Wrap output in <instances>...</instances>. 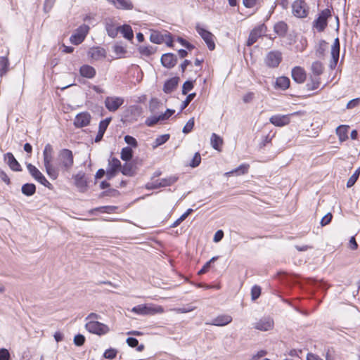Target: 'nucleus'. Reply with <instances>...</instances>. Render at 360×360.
Returning a JSON list of instances; mask_svg holds the SVG:
<instances>
[{"label":"nucleus","mask_w":360,"mask_h":360,"mask_svg":"<svg viewBox=\"0 0 360 360\" xmlns=\"http://www.w3.org/2000/svg\"><path fill=\"white\" fill-rule=\"evenodd\" d=\"M88 56L94 60H98L101 58L106 57L105 49L100 47H92L88 51Z\"/></svg>","instance_id":"obj_27"},{"label":"nucleus","mask_w":360,"mask_h":360,"mask_svg":"<svg viewBox=\"0 0 360 360\" xmlns=\"http://www.w3.org/2000/svg\"><path fill=\"white\" fill-rule=\"evenodd\" d=\"M112 120L111 117H106L104 120H102L99 122L98 125V131L95 137L94 141L96 143H99L103 140V136Z\"/></svg>","instance_id":"obj_22"},{"label":"nucleus","mask_w":360,"mask_h":360,"mask_svg":"<svg viewBox=\"0 0 360 360\" xmlns=\"http://www.w3.org/2000/svg\"><path fill=\"white\" fill-rule=\"evenodd\" d=\"M359 176H360V167L357 169H356L354 173L348 179V181L347 182V188L352 187L357 181Z\"/></svg>","instance_id":"obj_52"},{"label":"nucleus","mask_w":360,"mask_h":360,"mask_svg":"<svg viewBox=\"0 0 360 360\" xmlns=\"http://www.w3.org/2000/svg\"><path fill=\"white\" fill-rule=\"evenodd\" d=\"M75 181V185L81 193H85L89 188V182L86 177V174L83 172H79L77 174L72 176Z\"/></svg>","instance_id":"obj_13"},{"label":"nucleus","mask_w":360,"mask_h":360,"mask_svg":"<svg viewBox=\"0 0 360 360\" xmlns=\"http://www.w3.org/2000/svg\"><path fill=\"white\" fill-rule=\"evenodd\" d=\"M327 45L328 43L325 40H320L319 46L316 50V55L317 57L323 58L325 56Z\"/></svg>","instance_id":"obj_49"},{"label":"nucleus","mask_w":360,"mask_h":360,"mask_svg":"<svg viewBox=\"0 0 360 360\" xmlns=\"http://www.w3.org/2000/svg\"><path fill=\"white\" fill-rule=\"evenodd\" d=\"M195 79H187L182 85L181 93L183 95H187L194 88Z\"/></svg>","instance_id":"obj_47"},{"label":"nucleus","mask_w":360,"mask_h":360,"mask_svg":"<svg viewBox=\"0 0 360 360\" xmlns=\"http://www.w3.org/2000/svg\"><path fill=\"white\" fill-rule=\"evenodd\" d=\"M124 102V98L121 97L108 96L105 100V105L110 112H115L122 105Z\"/></svg>","instance_id":"obj_16"},{"label":"nucleus","mask_w":360,"mask_h":360,"mask_svg":"<svg viewBox=\"0 0 360 360\" xmlns=\"http://www.w3.org/2000/svg\"><path fill=\"white\" fill-rule=\"evenodd\" d=\"M120 195V193L118 190L115 188H109L108 190L102 191L98 195V198H103L105 196H110V197H118Z\"/></svg>","instance_id":"obj_50"},{"label":"nucleus","mask_w":360,"mask_h":360,"mask_svg":"<svg viewBox=\"0 0 360 360\" xmlns=\"http://www.w3.org/2000/svg\"><path fill=\"white\" fill-rule=\"evenodd\" d=\"M37 187L33 183H25L21 187L22 193L27 196L30 197L36 193Z\"/></svg>","instance_id":"obj_33"},{"label":"nucleus","mask_w":360,"mask_h":360,"mask_svg":"<svg viewBox=\"0 0 360 360\" xmlns=\"http://www.w3.org/2000/svg\"><path fill=\"white\" fill-rule=\"evenodd\" d=\"M177 56L173 53H166L162 55L160 58L161 65L167 68H173L177 63Z\"/></svg>","instance_id":"obj_17"},{"label":"nucleus","mask_w":360,"mask_h":360,"mask_svg":"<svg viewBox=\"0 0 360 360\" xmlns=\"http://www.w3.org/2000/svg\"><path fill=\"white\" fill-rule=\"evenodd\" d=\"M269 122L276 127H282L290 123V115H275L269 118Z\"/></svg>","instance_id":"obj_19"},{"label":"nucleus","mask_w":360,"mask_h":360,"mask_svg":"<svg viewBox=\"0 0 360 360\" xmlns=\"http://www.w3.org/2000/svg\"><path fill=\"white\" fill-rule=\"evenodd\" d=\"M108 167L120 172L122 163L117 158L113 157L108 160Z\"/></svg>","instance_id":"obj_51"},{"label":"nucleus","mask_w":360,"mask_h":360,"mask_svg":"<svg viewBox=\"0 0 360 360\" xmlns=\"http://www.w3.org/2000/svg\"><path fill=\"white\" fill-rule=\"evenodd\" d=\"M282 59L281 52L279 51H271L266 54L264 58V63L267 67L270 68H276L278 67Z\"/></svg>","instance_id":"obj_11"},{"label":"nucleus","mask_w":360,"mask_h":360,"mask_svg":"<svg viewBox=\"0 0 360 360\" xmlns=\"http://www.w3.org/2000/svg\"><path fill=\"white\" fill-rule=\"evenodd\" d=\"M340 44L338 37H336L331 47V56L340 57Z\"/></svg>","instance_id":"obj_55"},{"label":"nucleus","mask_w":360,"mask_h":360,"mask_svg":"<svg viewBox=\"0 0 360 360\" xmlns=\"http://www.w3.org/2000/svg\"><path fill=\"white\" fill-rule=\"evenodd\" d=\"M291 77L295 82L302 84L307 79V73L303 68L295 66L292 69Z\"/></svg>","instance_id":"obj_18"},{"label":"nucleus","mask_w":360,"mask_h":360,"mask_svg":"<svg viewBox=\"0 0 360 360\" xmlns=\"http://www.w3.org/2000/svg\"><path fill=\"white\" fill-rule=\"evenodd\" d=\"M116 8L122 10H132L134 5L131 0H106Z\"/></svg>","instance_id":"obj_26"},{"label":"nucleus","mask_w":360,"mask_h":360,"mask_svg":"<svg viewBox=\"0 0 360 360\" xmlns=\"http://www.w3.org/2000/svg\"><path fill=\"white\" fill-rule=\"evenodd\" d=\"M169 138L170 135L169 134H165L158 136L152 145L153 148H156L163 145L169 139Z\"/></svg>","instance_id":"obj_46"},{"label":"nucleus","mask_w":360,"mask_h":360,"mask_svg":"<svg viewBox=\"0 0 360 360\" xmlns=\"http://www.w3.org/2000/svg\"><path fill=\"white\" fill-rule=\"evenodd\" d=\"M117 206H112V205H106V206H101L96 208L92 209L90 211L91 214H94L95 212H101V213H115L117 210H118Z\"/></svg>","instance_id":"obj_34"},{"label":"nucleus","mask_w":360,"mask_h":360,"mask_svg":"<svg viewBox=\"0 0 360 360\" xmlns=\"http://www.w3.org/2000/svg\"><path fill=\"white\" fill-rule=\"evenodd\" d=\"M176 40L182 46L186 48V49H187L189 51H191L192 50H193L195 48V46L193 44H191V42H189L188 41H187L186 39H185L184 38H183L181 37H177Z\"/></svg>","instance_id":"obj_54"},{"label":"nucleus","mask_w":360,"mask_h":360,"mask_svg":"<svg viewBox=\"0 0 360 360\" xmlns=\"http://www.w3.org/2000/svg\"><path fill=\"white\" fill-rule=\"evenodd\" d=\"M292 8L293 15L300 18H306L309 13V7L304 0H295Z\"/></svg>","instance_id":"obj_10"},{"label":"nucleus","mask_w":360,"mask_h":360,"mask_svg":"<svg viewBox=\"0 0 360 360\" xmlns=\"http://www.w3.org/2000/svg\"><path fill=\"white\" fill-rule=\"evenodd\" d=\"M9 65V60L7 57H0V77H3L7 73Z\"/></svg>","instance_id":"obj_45"},{"label":"nucleus","mask_w":360,"mask_h":360,"mask_svg":"<svg viewBox=\"0 0 360 360\" xmlns=\"http://www.w3.org/2000/svg\"><path fill=\"white\" fill-rule=\"evenodd\" d=\"M105 30L109 37L115 38L119 32V26L115 27L112 22L105 23Z\"/></svg>","instance_id":"obj_43"},{"label":"nucleus","mask_w":360,"mask_h":360,"mask_svg":"<svg viewBox=\"0 0 360 360\" xmlns=\"http://www.w3.org/2000/svg\"><path fill=\"white\" fill-rule=\"evenodd\" d=\"M81 77L87 79H93L96 75V69L87 64L82 65L79 70Z\"/></svg>","instance_id":"obj_25"},{"label":"nucleus","mask_w":360,"mask_h":360,"mask_svg":"<svg viewBox=\"0 0 360 360\" xmlns=\"http://www.w3.org/2000/svg\"><path fill=\"white\" fill-rule=\"evenodd\" d=\"M56 165L62 172H70L74 165L72 151L68 148L61 149L58 154Z\"/></svg>","instance_id":"obj_1"},{"label":"nucleus","mask_w":360,"mask_h":360,"mask_svg":"<svg viewBox=\"0 0 360 360\" xmlns=\"http://www.w3.org/2000/svg\"><path fill=\"white\" fill-rule=\"evenodd\" d=\"M274 327V321L270 317L261 319L258 322L255 323L254 328L262 331H268Z\"/></svg>","instance_id":"obj_23"},{"label":"nucleus","mask_w":360,"mask_h":360,"mask_svg":"<svg viewBox=\"0 0 360 360\" xmlns=\"http://www.w3.org/2000/svg\"><path fill=\"white\" fill-rule=\"evenodd\" d=\"M0 360H11L10 352L7 349H0Z\"/></svg>","instance_id":"obj_64"},{"label":"nucleus","mask_w":360,"mask_h":360,"mask_svg":"<svg viewBox=\"0 0 360 360\" xmlns=\"http://www.w3.org/2000/svg\"><path fill=\"white\" fill-rule=\"evenodd\" d=\"M119 32L122 33L124 38L129 41L134 39V32L131 27L128 24H124L119 26Z\"/></svg>","instance_id":"obj_31"},{"label":"nucleus","mask_w":360,"mask_h":360,"mask_svg":"<svg viewBox=\"0 0 360 360\" xmlns=\"http://www.w3.org/2000/svg\"><path fill=\"white\" fill-rule=\"evenodd\" d=\"M138 158H135L131 160V161L125 162V163L122 165V168L120 172L127 176H134L137 173L138 169Z\"/></svg>","instance_id":"obj_14"},{"label":"nucleus","mask_w":360,"mask_h":360,"mask_svg":"<svg viewBox=\"0 0 360 360\" xmlns=\"http://www.w3.org/2000/svg\"><path fill=\"white\" fill-rule=\"evenodd\" d=\"M348 125H340L336 128V134L338 135L340 142H343L348 139Z\"/></svg>","instance_id":"obj_35"},{"label":"nucleus","mask_w":360,"mask_h":360,"mask_svg":"<svg viewBox=\"0 0 360 360\" xmlns=\"http://www.w3.org/2000/svg\"><path fill=\"white\" fill-rule=\"evenodd\" d=\"M134 150L129 146H126L122 148L120 153V158L125 162L131 161L133 160Z\"/></svg>","instance_id":"obj_39"},{"label":"nucleus","mask_w":360,"mask_h":360,"mask_svg":"<svg viewBox=\"0 0 360 360\" xmlns=\"http://www.w3.org/2000/svg\"><path fill=\"white\" fill-rule=\"evenodd\" d=\"M44 167L46 174L51 179L55 180L58 177L59 171L60 170V168H58V166L57 165L56 166H54L53 164L44 165Z\"/></svg>","instance_id":"obj_36"},{"label":"nucleus","mask_w":360,"mask_h":360,"mask_svg":"<svg viewBox=\"0 0 360 360\" xmlns=\"http://www.w3.org/2000/svg\"><path fill=\"white\" fill-rule=\"evenodd\" d=\"M179 82L180 78L178 76H174L167 79L163 85V91L167 94H172L177 89Z\"/></svg>","instance_id":"obj_21"},{"label":"nucleus","mask_w":360,"mask_h":360,"mask_svg":"<svg viewBox=\"0 0 360 360\" xmlns=\"http://www.w3.org/2000/svg\"><path fill=\"white\" fill-rule=\"evenodd\" d=\"M311 70L316 77H319L323 72V66L321 62L315 61L311 65Z\"/></svg>","instance_id":"obj_48"},{"label":"nucleus","mask_w":360,"mask_h":360,"mask_svg":"<svg viewBox=\"0 0 360 360\" xmlns=\"http://www.w3.org/2000/svg\"><path fill=\"white\" fill-rule=\"evenodd\" d=\"M26 167L30 174L35 181L46 187L49 190H53V186L46 179L45 176L39 171L38 168H37L31 163H26Z\"/></svg>","instance_id":"obj_3"},{"label":"nucleus","mask_w":360,"mask_h":360,"mask_svg":"<svg viewBox=\"0 0 360 360\" xmlns=\"http://www.w3.org/2000/svg\"><path fill=\"white\" fill-rule=\"evenodd\" d=\"M333 12V8L332 6L330 8H327L321 11L317 18L313 21V29H316L319 32H323L328 27V20L332 17Z\"/></svg>","instance_id":"obj_2"},{"label":"nucleus","mask_w":360,"mask_h":360,"mask_svg":"<svg viewBox=\"0 0 360 360\" xmlns=\"http://www.w3.org/2000/svg\"><path fill=\"white\" fill-rule=\"evenodd\" d=\"M167 120V116L162 113L159 115H153L148 117L145 121V124L148 127H154L156 124Z\"/></svg>","instance_id":"obj_32"},{"label":"nucleus","mask_w":360,"mask_h":360,"mask_svg":"<svg viewBox=\"0 0 360 360\" xmlns=\"http://www.w3.org/2000/svg\"><path fill=\"white\" fill-rule=\"evenodd\" d=\"M85 328L92 334L99 336L108 333L110 330L109 327L98 321H89L85 324Z\"/></svg>","instance_id":"obj_6"},{"label":"nucleus","mask_w":360,"mask_h":360,"mask_svg":"<svg viewBox=\"0 0 360 360\" xmlns=\"http://www.w3.org/2000/svg\"><path fill=\"white\" fill-rule=\"evenodd\" d=\"M210 143L214 149L221 150L223 144V139L219 135L212 133L210 138Z\"/></svg>","instance_id":"obj_40"},{"label":"nucleus","mask_w":360,"mask_h":360,"mask_svg":"<svg viewBox=\"0 0 360 360\" xmlns=\"http://www.w3.org/2000/svg\"><path fill=\"white\" fill-rule=\"evenodd\" d=\"M4 160L11 170L14 172H21L22 170L21 165L12 153L8 152L4 154Z\"/></svg>","instance_id":"obj_20"},{"label":"nucleus","mask_w":360,"mask_h":360,"mask_svg":"<svg viewBox=\"0 0 360 360\" xmlns=\"http://www.w3.org/2000/svg\"><path fill=\"white\" fill-rule=\"evenodd\" d=\"M231 321L232 317L230 315L221 314L217 316L216 318L213 319L210 323H207V324L216 326H225L230 323Z\"/></svg>","instance_id":"obj_24"},{"label":"nucleus","mask_w":360,"mask_h":360,"mask_svg":"<svg viewBox=\"0 0 360 360\" xmlns=\"http://www.w3.org/2000/svg\"><path fill=\"white\" fill-rule=\"evenodd\" d=\"M174 38L172 34L169 32H166V34H165V41L167 46L173 49L174 46Z\"/></svg>","instance_id":"obj_62"},{"label":"nucleus","mask_w":360,"mask_h":360,"mask_svg":"<svg viewBox=\"0 0 360 360\" xmlns=\"http://www.w3.org/2000/svg\"><path fill=\"white\" fill-rule=\"evenodd\" d=\"M261 292H262L261 287L259 285H254L251 289L252 300L255 301L256 300H257L260 297Z\"/></svg>","instance_id":"obj_60"},{"label":"nucleus","mask_w":360,"mask_h":360,"mask_svg":"<svg viewBox=\"0 0 360 360\" xmlns=\"http://www.w3.org/2000/svg\"><path fill=\"white\" fill-rule=\"evenodd\" d=\"M117 353V349L110 347L104 352L103 357L106 359L112 360L116 358Z\"/></svg>","instance_id":"obj_53"},{"label":"nucleus","mask_w":360,"mask_h":360,"mask_svg":"<svg viewBox=\"0 0 360 360\" xmlns=\"http://www.w3.org/2000/svg\"><path fill=\"white\" fill-rule=\"evenodd\" d=\"M131 311L139 315H154L163 312V308L161 306L143 304L134 307Z\"/></svg>","instance_id":"obj_4"},{"label":"nucleus","mask_w":360,"mask_h":360,"mask_svg":"<svg viewBox=\"0 0 360 360\" xmlns=\"http://www.w3.org/2000/svg\"><path fill=\"white\" fill-rule=\"evenodd\" d=\"M158 47L153 46L150 45L148 46H139L138 47V51L142 56H145L149 57L154 54L157 51Z\"/></svg>","instance_id":"obj_38"},{"label":"nucleus","mask_w":360,"mask_h":360,"mask_svg":"<svg viewBox=\"0 0 360 360\" xmlns=\"http://www.w3.org/2000/svg\"><path fill=\"white\" fill-rule=\"evenodd\" d=\"M85 341H86L85 336L81 333H78V334L75 335L74 337V339H73V342H74L75 345H76L77 347L83 346L85 343Z\"/></svg>","instance_id":"obj_59"},{"label":"nucleus","mask_w":360,"mask_h":360,"mask_svg":"<svg viewBox=\"0 0 360 360\" xmlns=\"http://www.w3.org/2000/svg\"><path fill=\"white\" fill-rule=\"evenodd\" d=\"M321 84L320 78L319 77H314L312 76L310 77V82H308L305 88L307 91H312L317 89Z\"/></svg>","instance_id":"obj_44"},{"label":"nucleus","mask_w":360,"mask_h":360,"mask_svg":"<svg viewBox=\"0 0 360 360\" xmlns=\"http://www.w3.org/2000/svg\"><path fill=\"white\" fill-rule=\"evenodd\" d=\"M124 142L131 148H136L139 146L137 140L132 136L125 135L124 137Z\"/></svg>","instance_id":"obj_57"},{"label":"nucleus","mask_w":360,"mask_h":360,"mask_svg":"<svg viewBox=\"0 0 360 360\" xmlns=\"http://www.w3.org/2000/svg\"><path fill=\"white\" fill-rule=\"evenodd\" d=\"M274 32L281 37H285L288 31V25L284 21H279L274 26Z\"/></svg>","instance_id":"obj_29"},{"label":"nucleus","mask_w":360,"mask_h":360,"mask_svg":"<svg viewBox=\"0 0 360 360\" xmlns=\"http://www.w3.org/2000/svg\"><path fill=\"white\" fill-rule=\"evenodd\" d=\"M53 148L50 143H47L43 151L44 165H52Z\"/></svg>","instance_id":"obj_28"},{"label":"nucleus","mask_w":360,"mask_h":360,"mask_svg":"<svg viewBox=\"0 0 360 360\" xmlns=\"http://www.w3.org/2000/svg\"><path fill=\"white\" fill-rule=\"evenodd\" d=\"M249 168H250V165L248 164L243 163V164L240 165V166H238L237 168H236L230 172H226L225 175L227 176H230L231 175H232L233 174H236V175L245 174L248 172Z\"/></svg>","instance_id":"obj_37"},{"label":"nucleus","mask_w":360,"mask_h":360,"mask_svg":"<svg viewBox=\"0 0 360 360\" xmlns=\"http://www.w3.org/2000/svg\"><path fill=\"white\" fill-rule=\"evenodd\" d=\"M194 125H195L194 117H191V119H189L188 120V122L186 123V124L183 127L182 132L185 134H188L191 133L194 128Z\"/></svg>","instance_id":"obj_58"},{"label":"nucleus","mask_w":360,"mask_h":360,"mask_svg":"<svg viewBox=\"0 0 360 360\" xmlns=\"http://www.w3.org/2000/svg\"><path fill=\"white\" fill-rule=\"evenodd\" d=\"M196 93L195 92L187 94L186 99L181 103V111L185 109L188 105V104L194 99Z\"/></svg>","instance_id":"obj_61"},{"label":"nucleus","mask_w":360,"mask_h":360,"mask_svg":"<svg viewBox=\"0 0 360 360\" xmlns=\"http://www.w3.org/2000/svg\"><path fill=\"white\" fill-rule=\"evenodd\" d=\"M200 162L201 155L200 152L198 151L194 154L192 160L188 164V166L191 167V168H195L200 165Z\"/></svg>","instance_id":"obj_56"},{"label":"nucleus","mask_w":360,"mask_h":360,"mask_svg":"<svg viewBox=\"0 0 360 360\" xmlns=\"http://www.w3.org/2000/svg\"><path fill=\"white\" fill-rule=\"evenodd\" d=\"M150 41L156 44H161L165 41V34L159 31H153L150 35Z\"/></svg>","instance_id":"obj_42"},{"label":"nucleus","mask_w":360,"mask_h":360,"mask_svg":"<svg viewBox=\"0 0 360 360\" xmlns=\"http://www.w3.org/2000/svg\"><path fill=\"white\" fill-rule=\"evenodd\" d=\"M89 29V26L86 24L79 26L70 37L71 44L76 46L82 44L88 34Z\"/></svg>","instance_id":"obj_7"},{"label":"nucleus","mask_w":360,"mask_h":360,"mask_svg":"<svg viewBox=\"0 0 360 360\" xmlns=\"http://www.w3.org/2000/svg\"><path fill=\"white\" fill-rule=\"evenodd\" d=\"M179 179L178 176H170L167 178H163L155 182L147 183L145 188L147 190H155L162 187L169 186L176 183Z\"/></svg>","instance_id":"obj_8"},{"label":"nucleus","mask_w":360,"mask_h":360,"mask_svg":"<svg viewBox=\"0 0 360 360\" xmlns=\"http://www.w3.org/2000/svg\"><path fill=\"white\" fill-rule=\"evenodd\" d=\"M160 101L157 98H153L150 101L149 110L151 112H154L160 106Z\"/></svg>","instance_id":"obj_63"},{"label":"nucleus","mask_w":360,"mask_h":360,"mask_svg":"<svg viewBox=\"0 0 360 360\" xmlns=\"http://www.w3.org/2000/svg\"><path fill=\"white\" fill-rule=\"evenodd\" d=\"M290 86V79L286 76L278 77L275 82V88L285 91Z\"/></svg>","instance_id":"obj_30"},{"label":"nucleus","mask_w":360,"mask_h":360,"mask_svg":"<svg viewBox=\"0 0 360 360\" xmlns=\"http://www.w3.org/2000/svg\"><path fill=\"white\" fill-rule=\"evenodd\" d=\"M195 30L198 34L201 37L203 41L205 42L207 48L210 51H213L215 49V43L214 41V35L208 30L200 27L197 25Z\"/></svg>","instance_id":"obj_9"},{"label":"nucleus","mask_w":360,"mask_h":360,"mask_svg":"<svg viewBox=\"0 0 360 360\" xmlns=\"http://www.w3.org/2000/svg\"><path fill=\"white\" fill-rule=\"evenodd\" d=\"M267 31V27L264 23L260 24L255 27H254L250 32L248 39L246 42V45L248 46H250L253 45L259 38L262 36H266L269 39H273L271 36H268L265 34V32Z\"/></svg>","instance_id":"obj_5"},{"label":"nucleus","mask_w":360,"mask_h":360,"mask_svg":"<svg viewBox=\"0 0 360 360\" xmlns=\"http://www.w3.org/2000/svg\"><path fill=\"white\" fill-rule=\"evenodd\" d=\"M143 112V109L137 105H130L124 112V118L127 121L136 120Z\"/></svg>","instance_id":"obj_15"},{"label":"nucleus","mask_w":360,"mask_h":360,"mask_svg":"<svg viewBox=\"0 0 360 360\" xmlns=\"http://www.w3.org/2000/svg\"><path fill=\"white\" fill-rule=\"evenodd\" d=\"M91 116L87 111L82 112L76 115L73 125L77 129H81L90 124Z\"/></svg>","instance_id":"obj_12"},{"label":"nucleus","mask_w":360,"mask_h":360,"mask_svg":"<svg viewBox=\"0 0 360 360\" xmlns=\"http://www.w3.org/2000/svg\"><path fill=\"white\" fill-rule=\"evenodd\" d=\"M126 342L129 347L132 348L136 347V349L138 352H142L145 348L143 344L139 345V340L136 338L129 337L127 338Z\"/></svg>","instance_id":"obj_41"}]
</instances>
